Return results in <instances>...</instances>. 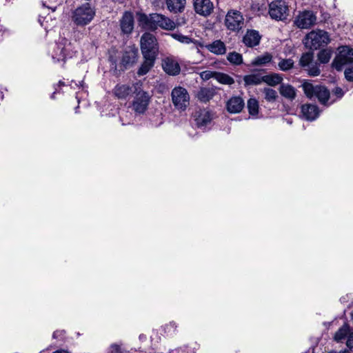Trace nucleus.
<instances>
[{
    "label": "nucleus",
    "instance_id": "e433bc0d",
    "mask_svg": "<svg viewBox=\"0 0 353 353\" xmlns=\"http://www.w3.org/2000/svg\"><path fill=\"white\" fill-rule=\"evenodd\" d=\"M294 61L292 59H282L280 60L278 65L281 70L288 71L293 68Z\"/></svg>",
    "mask_w": 353,
    "mask_h": 353
},
{
    "label": "nucleus",
    "instance_id": "1a4fd4ad",
    "mask_svg": "<svg viewBox=\"0 0 353 353\" xmlns=\"http://www.w3.org/2000/svg\"><path fill=\"white\" fill-rule=\"evenodd\" d=\"M332 62V66L337 70H341L345 65L353 63V49L348 46H341Z\"/></svg>",
    "mask_w": 353,
    "mask_h": 353
},
{
    "label": "nucleus",
    "instance_id": "3c124183",
    "mask_svg": "<svg viewBox=\"0 0 353 353\" xmlns=\"http://www.w3.org/2000/svg\"><path fill=\"white\" fill-rule=\"evenodd\" d=\"M53 353H68V352L67 351L61 350H57Z\"/></svg>",
    "mask_w": 353,
    "mask_h": 353
},
{
    "label": "nucleus",
    "instance_id": "c756f323",
    "mask_svg": "<svg viewBox=\"0 0 353 353\" xmlns=\"http://www.w3.org/2000/svg\"><path fill=\"white\" fill-rule=\"evenodd\" d=\"M272 55L269 52H265L261 56H258L252 61V65L263 66L271 62Z\"/></svg>",
    "mask_w": 353,
    "mask_h": 353
},
{
    "label": "nucleus",
    "instance_id": "09e8293b",
    "mask_svg": "<svg viewBox=\"0 0 353 353\" xmlns=\"http://www.w3.org/2000/svg\"><path fill=\"white\" fill-rule=\"evenodd\" d=\"M334 94L339 98L342 97L343 95V91L341 88H336L334 90Z\"/></svg>",
    "mask_w": 353,
    "mask_h": 353
},
{
    "label": "nucleus",
    "instance_id": "9d476101",
    "mask_svg": "<svg viewBox=\"0 0 353 353\" xmlns=\"http://www.w3.org/2000/svg\"><path fill=\"white\" fill-rule=\"evenodd\" d=\"M268 14L272 19L283 21L288 15V6L283 0H275L269 5Z\"/></svg>",
    "mask_w": 353,
    "mask_h": 353
},
{
    "label": "nucleus",
    "instance_id": "4468645a",
    "mask_svg": "<svg viewBox=\"0 0 353 353\" xmlns=\"http://www.w3.org/2000/svg\"><path fill=\"white\" fill-rule=\"evenodd\" d=\"M121 32L125 34L132 33L134 29V16L131 12L126 11L120 19Z\"/></svg>",
    "mask_w": 353,
    "mask_h": 353
},
{
    "label": "nucleus",
    "instance_id": "864d4df0",
    "mask_svg": "<svg viewBox=\"0 0 353 353\" xmlns=\"http://www.w3.org/2000/svg\"><path fill=\"white\" fill-rule=\"evenodd\" d=\"M337 353H350L349 350H342L339 352H337Z\"/></svg>",
    "mask_w": 353,
    "mask_h": 353
},
{
    "label": "nucleus",
    "instance_id": "c03bdc74",
    "mask_svg": "<svg viewBox=\"0 0 353 353\" xmlns=\"http://www.w3.org/2000/svg\"><path fill=\"white\" fill-rule=\"evenodd\" d=\"M346 345L347 347L353 352V332H350L347 336V339L346 342Z\"/></svg>",
    "mask_w": 353,
    "mask_h": 353
},
{
    "label": "nucleus",
    "instance_id": "412c9836",
    "mask_svg": "<svg viewBox=\"0 0 353 353\" xmlns=\"http://www.w3.org/2000/svg\"><path fill=\"white\" fill-rule=\"evenodd\" d=\"M261 36L256 30H248L243 37V41L248 47H254L259 44Z\"/></svg>",
    "mask_w": 353,
    "mask_h": 353
},
{
    "label": "nucleus",
    "instance_id": "6e6d98bb",
    "mask_svg": "<svg viewBox=\"0 0 353 353\" xmlns=\"http://www.w3.org/2000/svg\"><path fill=\"white\" fill-rule=\"evenodd\" d=\"M329 353H337L336 352H329Z\"/></svg>",
    "mask_w": 353,
    "mask_h": 353
},
{
    "label": "nucleus",
    "instance_id": "b1692460",
    "mask_svg": "<svg viewBox=\"0 0 353 353\" xmlns=\"http://www.w3.org/2000/svg\"><path fill=\"white\" fill-rule=\"evenodd\" d=\"M267 0H254L251 5V10L258 16L265 14L267 13Z\"/></svg>",
    "mask_w": 353,
    "mask_h": 353
},
{
    "label": "nucleus",
    "instance_id": "6e6552de",
    "mask_svg": "<svg viewBox=\"0 0 353 353\" xmlns=\"http://www.w3.org/2000/svg\"><path fill=\"white\" fill-rule=\"evenodd\" d=\"M171 97L174 106L179 110H186L190 104V94L183 87H175L172 90Z\"/></svg>",
    "mask_w": 353,
    "mask_h": 353
},
{
    "label": "nucleus",
    "instance_id": "f704fd0d",
    "mask_svg": "<svg viewBox=\"0 0 353 353\" xmlns=\"http://www.w3.org/2000/svg\"><path fill=\"white\" fill-rule=\"evenodd\" d=\"M332 55V50L331 49H323L318 53V60L321 63H327L330 61Z\"/></svg>",
    "mask_w": 353,
    "mask_h": 353
},
{
    "label": "nucleus",
    "instance_id": "393cba45",
    "mask_svg": "<svg viewBox=\"0 0 353 353\" xmlns=\"http://www.w3.org/2000/svg\"><path fill=\"white\" fill-rule=\"evenodd\" d=\"M137 59V52L134 50L125 51L121 59V64L125 68L132 65Z\"/></svg>",
    "mask_w": 353,
    "mask_h": 353
},
{
    "label": "nucleus",
    "instance_id": "79ce46f5",
    "mask_svg": "<svg viewBox=\"0 0 353 353\" xmlns=\"http://www.w3.org/2000/svg\"><path fill=\"white\" fill-rule=\"evenodd\" d=\"M177 328V325L175 322H170V323L167 324L164 327L165 332L168 334H172L175 333Z\"/></svg>",
    "mask_w": 353,
    "mask_h": 353
},
{
    "label": "nucleus",
    "instance_id": "c9c22d12",
    "mask_svg": "<svg viewBox=\"0 0 353 353\" xmlns=\"http://www.w3.org/2000/svg\"><path fill=\"white\" fill-rule=\"evenodd\" d=\"M265 99L270 103L275 102L278 98L277 92L275 90L270 88H265L263 90Z\"/></svg>",
    "mask_w": 353,
    "mask_h": 353
},
{
    "label": "nucleus",
    "instance_id": "bb28decb",
    "mask_svg": "<svg viewBox=\"0 0 353 353\" xmlns=\"http://www.w3.org/2000/svg\"><path fill=\"white\" fill-rule=\"evenodd\" d=\"M185 4V0H166L168 9L174 13L182 12Z\"/></svg>",
    "mask_w": 353,
    "mask_h": 353
},
{
    "label": "nucleus",
    "instance_id": "473e14b6",
    "mask_svg": "<svg viewBox=\"0 0 353 353\" xmlns=\"http://www.w3.org/2000/svg\"><path fill=\"white\" fill-rule=\"evenodd\" d=\"M214 76L216 80L222 84L232 85L234 83L233 78L227 74L216 72Z\"/></svg>",
    "mask_w": 353,
    "mask_h": 353
},
{
    "label": "nucleus",
    "instance_id": "72a5a7b5",
    "mask_svg": "<svg viewBox=\"0 0 353 353\" xmlns=\"http://www.w3.org/2000/svg\"><path fill=\"white\" fill-rule=\"evenodd\" d=\"M314 53L312 52H307L303 53L299 60V64L302 68H306L313 62Z\"/></svg>",
    "mask_w": 353,
    "mask_h": 353
},
{
    "label": "nucleus",
    "instance_id": "37998d69",
    "mask_svg": "<svg viewBox=\"0 0 353 353\" xmlns=\"http://www.w3.org/2000/svg\"><path fill=\"white\" fill-rule=\"evenodd\" d=\"M345 79L349 81H353V68H347L345 70Z\"/></svg>",
    "mask_w": 353,
    "mask_h": 353
},
{
    "label": "nucleus",
    "instance_id": "2f4dec72",
    "mask_svg": "<svg viewBox=\"0 0 353 353\" xmlns=\"http://www.w3.org/2000/svg\"><path fill=\"white\" fill-rule=\"evenodd\" d=\"M247 108L250 116L256 117L259 108V101L254 98H250L248 101Z\"/></svg>",
    "mask_w": 353,
    "mask_h": 353
},
{
    "label": "nucleus",
    "instance_id": "4be33fe9",
    "mask_svg": "<svg viewBox=\"0 0 353 353\" xmlns=\"http://www.w3.org/2000/svg\"><path fill=\"white\" fill-rule=\"evenodd\" d=\"M205 47L208 51L216 55H222L226 52L225 45L221 40H216Z\"/></svg>",
    "mask_w": 353,
    "mask_h": 353
},
{
    "label": "nucleus",
    "instance_id": "aec40b11",
    "mask_svg": "<svg viewBox=\"0 0 353 353\" xmlns=\"http://www.w3.org/2000/svg\"><path fill=\"white\" fill-rule=\"evenodd\" d=\"M143 57L144 61L137 71V74L139 76H143L146 74L154 65L155 60L157 59V57L153 56L143 55Z\"/></svg>",
    "mask_w": 353,
    "mask_h": 353
},
{
    "label": "nucleus",
    "instance_id": "cd10ccee",
    "mask_svg": "<svg viewBox=\"0 0 353 353\" xmlns=\"http://www.w3.org/2000/svg\"><path fill=\"white\" fill-rule=\"evenodd\" d=\"M243 81L245 86L259 85L263 82V76L259 73L248 74L243 77Z\"/></svg>",
    "mask_w": 353,
    "mask_h": 353
},
{
    "label": "nucleus",
    "instance_id": "2eb2a0df",
    "mask_svg": "<svg viewBox=\"0 0 353 353\" xmlns=\"http://www.w3.org/2000/svg\"><path fill=\"white\" fill-rule=\"evenodd\" d=\"M113 94L118 99H126L128 97L134 93V84L118 83L112 90Z\"/></svg>",
    "mask_w": 353,
    "mask_h": 353
},
{
    "label": "nucleus",
    "instance_id": "20e7f679",
    "mask_svg": "<svg viewBox=\"0 0 353 353\" xmlns=\"http://www.w3.org/2000/svg\"><path fill=\"white\" fill-rule=\"evenodd\" d=\"M94 15V9L90 3H85L73 11L72 20L77 26H84L91 22Z\"/></svg>",
    "mask_w": 353,
    "mask_h": 353
},
{
    "label": "nucleus",
    "instance_id": "f03ea898",
    "mask_svg": "<svg viewBox=\"0 0 353 353\" xmlns=\"http://www.w3.org/2000/svg\"><path fill=\"white\" fill-rule=\"evenodd\" d=\"M77 52V48L72 43L65 38H61L53 46L50 54L54 63L63 62V64L67 59L74 57Z\"/></svg>",
    "mask_w": 353,
    "mask_h": 353
},
{
    "label": "nucleus",
    "instance_id": "a19ab883",
    "mask_svg": "<svg viewBox=\"0 0 353 353\" xmlns=\"http://www.w3.org/2000/svg\"><path fill=\"white\" fill-rule=\"evenodd\" d=\"M122 344L112 343L108 349V353H123Z\"/></svg>",
    "mask_w": 353,
    "mask_h": 353
},
{
    "label": "nucleus",
    "instance_id": "39448f33",
    "mask_svg": "<svg viewBox=\"0 0 353 353\" xmlns=\"http://www.w3.org/2000/svg\"><path fill=\"white\" fill-rule=\"evenodd\" d=\"M305 94L309 99L316 98L323 104H325L330 97L329 90L324 86L314 85L310 82H304L302 85Z\"/></svg>",
    "mask_w": 353,
    "mask_h": 353
},
{
    "label": "nucleus",
    "instance_id": "f3484780",
    "mask_svg": "<svg viewBox=\"0 0 353 353\" xmlns=\"http://www.w3.org/2000/svg\"><path fill=\"white\" fill-rule=\"evenodd\" d=\"M162 67L167 74L172 76L179 74L181 71L179 63L172 57H166L163 59Z\"/></svg>",
    "mask_w": 353,
    "mask_h": 353
},
{
    "label": "nucleus",
    "instance_id": "0eeeda50",
    "mask_svg": "<svg viewBox=\"0 0 353 353\" xmlns=\"http://www.w3.org/2000/svg\"><path fill=\"white\" fill-rule=\"evenodd\" d=\"M140 43L143 55L157 57L159 45L155 36L151 33L145 32L141 36Z\"/></svg>",
    "mask_w": 353,
    "mask_h": 353
},
{
    "label": "nucleus",
    "instance_id": "ea45409f",
    "mask_svg": "<svg viewBox=\"0 0 353 353\" xmlns=\"http://www.w3.org/2000/svg\"><path fill=\"white\" fill-rule=\"evenodd\" d=\"M172 37L177 41H179L183 43L188 44V43L194 42L192 39H191L190 37H189L188 36L183 35L182 34H180V33L172 34Z\"/></svg>",
    "mask_w": 353,
    "mask_h": 353
},
{
    "label": "nucleus",
    "instance_id": "58836bf2",
    "mask_svg": "<svg viewBox=\"0 0 353 353\" xmlns=\"http://www.w3.org/2000/svg\"><path fill=\"white\" fill-rule=\"evenodd\" d=\"M305 70L308 74L312 77H316L320 74L321 70L317 63H312Z\"/></svg>",
    "mask_w": 353,
    "mask_h": 353
},
{
    "label": "nucleus",
    "instance_id": "a211bd4d",
    "mask_svg": "<svg viewBox=\"0 0 353 353\" xmlns=\"http://www.w3.org/2000/svg\"><path fill=\"white\" fill-rule=\"evenodd\" d=\"M194 117L196 124L199 128L207 126L212 119L211 112L205 109L196 112Z\"/></svg>",
    "mask_w": 353,
    "mask_h": 353
},
{
    "label": "nucleus",
    "instance_id": "5fc2aeb1",
    "mask_svg": "<svg viewBox=\"0 0 353 353\" xmlns=\"http://www.w3.org/2000/svg\"><path fill=\"white\" fill-rule=\"evenodd\" d=\"M352 319L353 320V311H352Z\"/></svg>",
    "mask_w": 353,
    "mask_h": 353
},
{
    "label": "nucleus",
    "instance_id": "9b49d317",
    "mask_svg": "<svg viewBox=\"0 0 353 353\" xmlns=\"http://www.w3.org/2000/svg\"><path fill=\"white\" fill-rule=\"evenodd\" d=\"M316 16L312 10L299 12L294 21V25L299 28L307 29L315 25Z\"/></svg>",
    "mask_w": 353,
    "mask_h": 353
},
{
    "label": "nucleus",
    "instance_id": "49530a36",
    "mask_svg": "<svg viewBox=\"0 0 353 353\" xmlns=\"http://www.w3.org/2000/svg\"><path fill=\"white\" fill-rule=\"evenodd\" d=\"M65 335L64 330H57L54 332L52 334V337L57 339H62Z\"/></svg>",
    "mask_w": 353,
    "mask_h": 353
},
{
    "label": "nucleus",
    "instance_id": "de8ad7c7",
    "mask_svg": "<svg viewBox=\"0 0 353 353\" xmlns=\"http://www.w3.org/2000/svg\"><path fill=\"white\" fill-rule=\"evenodd\" d=\"M212 77V73L210 71H204L201 73V77L203 79L208 80Z\"/></svg>",
    "mask_w": 353,
    "mask_h": 353
},
{
    "label": "nucleus",
    "instance_id": "a18cd8bd",
    "mask_svg": "<svg viewBox=\"0 0 353 353\" xmlns=\"http://www.w3.org/2000/svg\"><path fill=\"white\" fill-rule=\"evenodd\" d=\"M65 84L63 81H59L58 84L54 85V91L53 92V93L51 95V99H54L55 98V94L59 92V88L61 86H65Z\"/></svg>",
    "mask_w": 353,
    "mask_h": 353
},
{
    "label": "nucleus",
    "instance_id": "7ed1b4c3",
    "mask_svg": "<svg viewBox=\"0 0 353 353\" xmlns=\"http://www.w3.org/2000/svg\"><path fill=\"white\" fill-rule=\"evenodd\" d=\"M134 94L135 96L132 101V109L137 113L143 114L148 108L151 95L143 90L140 82L134 83Z\"/></svg>",
    "mask_w": 353,
    "mask_h": 353
},
{
    "label": "nucleus",
    "instance_id": "f8f14e48",
    "mask_svg": "<svg viewBox=\"0 0 353 353\" xmlns=\"http://www.w3.org/2000/svg\"><path fill=\"white\" fill-rule=\"evenodd\" d=\"M243 20V17L239 11L231 10L225 16V25L230 30L238 31L242 28Z\"/></svg>",
    "mask_w": 353,
    "mask_h": 353
},
{
    "label": "nucleus",
    "instance_id": "8fccbe9b",
    "mask_svg": "<svg viewBox=\"0 0 353 353\" xmlns=\"http://www.w3.org/2000/svg\"><path fill=\"white\" fill-rule=\"evenodd\" d=\"M71 88H80L83 86V81H79V83H76L75 81H71V83L70 85Z\"/></svg>",
    "mask_w": 353,
    "mask_h": 353
},
{
    "label": "nucleus",
    "instance_id": "6ab92c4d",
    "mask_svg": "<svg viewBox=\"0 0 353 353\" xmlns=\"http://www.w3.org/2000/svg\"><path fill=\"white\" fill-rule=\"evenodd\" d=\"M301 113L306 120L314 121L319 117V111L315 105L305 104L301 107Z\"/></svg>",
    "mask_w": 353,
    "mask_h": 353
},
{
    "label": "nucleus",
    "instance_id": "dca6fc26",
    "mask_svg": "<svg viewBox=\"0 0 353 353\" xmlns=\"http://www.w3.org/2000/svg\"><path fill=\"white\" fill-rule=\"evenodd\" d=\"M194 8L196 13L208 16L213 10L214 6L210 0H193Z\"/></svg>",
    "mask_w": 353,
    "mask_h": 353
},
{
    "label": "nucleus",
    "instance_id": "f257e3e1",
    "mask_svg": "<svg viewBox=\"0 0 353 353\" xmlns=\"http://www.w3.org/2000/svg\"><path fill=\"white\" fill-rule=\"evenodd\" d=\"M137 21L140 26L152 31L160 28L166 30H172L175 28V23L165 15L152 13L147 15L144 13L137 12Z\"/></svg>",
    "mask_w": 353,
    "mask_h": 353
},
{
    "label": "nucleus",
    "instance_id": "c85d7f7f",
    "mask_svg": "<svg viewBox=\"0 0 353 353\" xmlns=\"http://www.w3.org/2000/svg\"><path fill=\"white\" fill-rule=\"evenodd\" d=\"M283 77L281 74L273 73L268 75L263 76V82H265L268 85L275 86L281 84Z\"/></svg>",
    "mask_w": 353,
    "mask_h": 353
},
{
    "label": "nucleus",
    "instance_id": "603ef678",
    "mask_svg": "<svg viewBox=\"0 0 353 353\" xmlns=\"http://www.w3.org/2000/svg\"><path fill=\"white\" fill-rule=\"evenodd\" d=\"M139 339H140V340H143V339H146V336L145 335H143V334H141L139 336Z\"/></svg>",
    "mask_w": 353,
    "mask_h": 353
},
{
    "label": "nucleus",
    "instance_id": "7c9ffc66",
    "mask_svg": "<svg viewBox=\"0 0 353 353\" xmlns=\"http://www.w3.org/2000/svg\"><path fill=\"white\" fill-rule=\"evenodd\" d=\"M350 326L347 323H344L342 327H341L339 330L335 333L334 336V339L336 342H341L342 340L345 339V338L350 334Z\"/></svg>",
    "mask_w": 353,
    "mask_h": 353
},
{
    "label": "nucleus",
    "instance_id": "5701e85b",
    "mask_svg": "<svg viewBox=\"0 0 353 353\" xmlns=\"http://www.w3.org/2000/svg\"><path fill=\"white\" fill-rule=\"evenodd\" d=\"M279 92L283 97L290 101L294 100L296 97V89L288 83H281L279 87Z\"/></svg>",
    "mask_w": 353,
    "mask_h": 353
},
{
    "label": "nucleus",
    "instance_id": "4c0bfd02",
    "mask_svg": "<svg viewBox=\"0 0 353 353\" xmlns=\"http://www.w3.org/2000/svg\"><path fill=\"white\" fill-rule=\"evenodd\" d=\"M227 59L230 63L235 65H240L243 62L241 54L236 52H230Z\"/></svg>",
    "mask_w": 353,
    "mask_h": 353
},
{
    "label": "nucleus",
    "instance_id": "ddd939ff",
    "mask_svg": "<svg viewBox=\"0 0 353 353\" xmlns=\"http://www.w3.org/2000/svg\"><path fill=\"white\" fill-rule=\"evenodd\" d=\"M245 106L244 100L239 96H233L226 102L225 108L231 114L239 113Z\"/></svg>",
    "mask_w": 353,
    "mask_h": 353
},
{
    "label": "nucleus",
    "instance_id": "423d86ee",
    "mask_svg": "<svg viewBox=\"0 0 353 353\" xmlns=\"http://www.w3.org/2000/svg\"><path fill=\"white\" fill-rule=\"evenodd\" d=\"M330 37L324 30L312 31L305 38V45L310 49L317 50L330 43Z\"/></svg>",
    "mask_w": 353,
    "mask_h": 353
},
{
    "label": "nucleus",
    "instance_id": "a878e982",
    "mask_svg": "<svg viewBox=\"0 0 353 353\" xmlns=\"http://www.w3.org/2000/svg\"><path fill=\"white\" fill-rule=\"evenodd\" d=\"M214 96V90L210 88H201L196 94L197 99L204 103L209 101Z\"/></svg>",
    "mask_w": 353,
    "mask_h": 353
}]
</instances>
